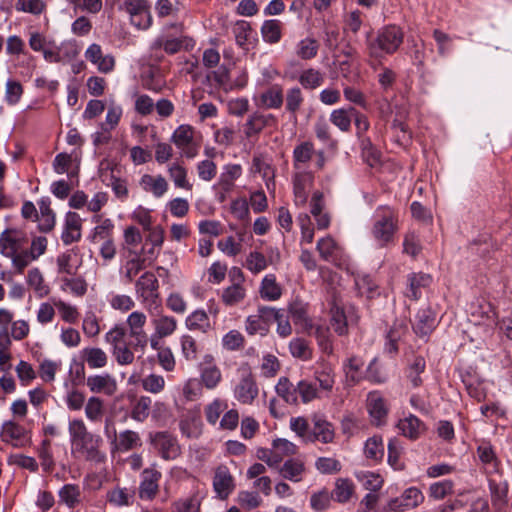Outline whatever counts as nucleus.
<instances>
[{
	"instance_id": "nucleus-55",
	"label": "nucleus",
	"mask_w": 512,
	"mask_h": 512,
	"mask_svg": "<svg viewBox=\"0 0 512 512\" xmlns=\"http://www.w3.org/2000/svg\"><path fill=\"white\" fill-rule=\"evenodd\" d=\"M431 276L425 273H415L409 277L408 297L416 300L420 296V289L431 283Z\"/></svg>"
},
{
	"instance_id": "nucleus-54",
	"label": "nucleus",
	"mask_w": 512,
	"mask_h": 512,
	"mask_svg": "<svg viewBox=\"0 0 512 512\" xmlns=\"http://www.w3.org/2000/svg\"><path fill=\"white\" fill-rule=\"evenodd\" d=\"M261 34L264 41L274 44L281 39V22L276 19L266 20L262 24Z\"/></svg>"
},
{
	"instance_id": "nucleus-17",
	"label": "nucleus",
	"mask_w": 512,
	"mask_h": 512,
	"mask_svg": "<svg viewBox=\"0 0 512 512\" xmlns=\"http://www.w3.org/2000/svg\"><path fill=\"white\" fill-rule=\"evenodd\" d=\"M213 488L217 497L221 500L227 499L233 492L235 488L234 478L226 466L221 465L215 469Z\"/></svg>"
},
{
	"instance_id": "nucleus-24",
	"label": "nucleus",
	"mask_w": 512,
	"mask_h": 512,
	"mask_svg": "<svg viewBox=\"0 0 512 512\" xmlns=\"http://www.w3.org/2000/svg\"><path fill=\"white\" fill-rule=\"evenodd\" d=\"M142 242V235L135 226H128L123 233L122 255H139L144 253V249L138 250Z\"/></svg>"
},
{
	"instance_id": "nucleus-2",
	"label": "nucleus",
	"mask_w": 512,
	"mask_h": 512,
	"mask_svg": "<svg viewBox=\"0 0 512 512\" xmlns=\"http://www.w3.org/2000/svg\"><path fill=\"white\" fill-rule=\"evenodd\" d=\"M68 432L71 442V452L77 458L96 464L103 463L106 454L101 450V436L91 433L82 419L69 421Z\"/></svg>"
},
{
	"instance_id": "nucleus-34",
	"label": "nucleus",
	"mask_w": 512,
	"mask_h": 512,
	"mask_svg": "<svg viewBox=\"0 0 512 512\" xmlns=\"http://www.w3.org/2000/svg\"><path fill=\"white\" fill-rule=\"evenodd\" d=\"M142 445L139 433L133 430H124L119 433L112 451L128 452Z\"/></svg>"
},
{
	"instance_id": "nucleus-32",
	"label": "nucleus",
	"mask_w": 512,
	"mask_h": 512,
	"mask_svg": "<svg viewBox=\"0 0 512 512\" xmlns=\"http://www.w3.org/2000/svg\"><path fill=\"white\" fill-rule=\"evenodd\" d=\"M151 324L156 335L165 338L174 334L178 326L177 320L174 317L163 313L156 314L152 318Z\"/></svg>"
},
{
	"instance_id": "nucleus-28",
	"label": "nucleus",
	"mask_w": 512,
	"mask_h": 512,
	"mask_svg": "<svg viewBox=\"0 0 512 512\" xmlns=\"http://www.w3.org/2000/svg\"><path fill=\"white\" fill-rule=\"evenodd\" d=\"M139 185L145 192L153 194L156 198L162 197L168 190V182L162 175L144 174L140 178Z\"/></svg>"
},
{
	"instance_id": "nucleus-8",
	"label": "nucleus",
	"mask_w": 512,
	"mask_h": 512,
	"mask_svg": "<svg viewBox=\"0 0 512 512\" xmlns=\"http://www.w3.org/2000/svg\"><path fill=\"white\" fill-rule=\"evenodd\" d=\"M135 294L145 307L159 300V281L152 271H145L134 283Z\"/></svg>"
},
{
	"instance_id": "nucleus-44",
	"label": "nucleus",
	"mask_w": 512,
	"mask_h": 512,
	"mask_svg": "<svg viewBox=\"0 0 512 512\" xmlns=\"http://www.w3.org/2000/svg\"><path fill=\"white\" fill-rule=\"evenodd\" d=\"M353 107L335 109L330 114L331 123L342 132H348L353 119Z\"/></svg>"
},
{
	"instance_id": "nucleus-12",
	"label": "nucleus",
	"mask_w": 512,
	"mask_h": 512,
	"mask_svg": "<svg viewBox=\"0 0 512 512\" xmlns=\"http://www.w3.org/2000/svg\"><path fill=\"white\" fill-rule=\"evenodd\" d=\"M1 440L14 448H23L31 443L29 432L14 421H5L0 431Z\"/></svg>"
},
{
	"instance_id": "nucleus-50",
	"label": "nucleus",
	"mask_w": 512,
	"mask_h": 512,
	"mask_svg": "<svg viewBox=\"0 0 512 512\" xmlns=\"http://www.w3.org/2000/svg\"><path fill=\"white\" fill-rule=\"evenodd\" d=\"M296 390L298 392V399L300 398L304 404L320 398V392L316 384L307 379L300 380L296 384Z\"/></svg>"
},
{
	"instance_id": "nucleus-30",
	"label": "nucleus",
	"mask_w": 512,
	"mask_h": 512,
	"mask_svg": "<svg viewBox=\"0 0 512 512\" xmlns=\"http://www.w3.org/2000/svg\"><path fill=\"white\" fill-rule=\"evenodd\" d=\"M26 283L37 298H44L50 294V287L46 283L43 273L37 267L28 271Z\"/></svg>"
},
{
	"instance_id": "nucleus-20",
	"label": "nucleus",
	"mask_w": 512,
	"mask_h": 512,
	"mask_svg": "<svg viewBox=\"0 0 512 512\" xmlns=\"http://www.w3.org/2000/svg\"><path fill=\"white\" fill-rule=\"evenodd\" d=\"M367 410L375 425L380 426L385 423L388 415V408L385 399L379 392L374 391L368 394Z\"/></svg>"
},
{
	"instance_id": "nucleus-10",
	"label": "nucleus",
	"mask_w": 512,
	"mask_h": 512,
	"mask_svg": "<svg viewBox=\"0 0 512 512\" xmlns=\"http://www.w3.org/2000/svg\"><path fill=\"white\" fill-rule=\"evenodd\" d=\"M424 498L420 489L409 487L400 496L390 499L385 509L387 512H404L415 509L423 503Z\"/></svg>"
},
{
	"instance_id": "nucleus-26",
	"label": "nucleus",
	"mask_w": 512,
	"mask_h": 512,
	"mask_svg": "<svg viewBox=\"0 0 512 512\" xmlns=\"http://www.w3.org/2000/svg\"><path fill=\"white\" fill-rule=\"evenodd\" d=\"M81 238V218L75 212H68L65 217V226L61 239L65 245L80 240Z\"/></svg>"
},
{
	"instance_id": "nucleus-36",
	"label": "nucleus",
	"mask_w": 512,
	"mask_h": 512,
	"mask_svg": "<svg viewBox=\"0 0 512 512\" xmlns=\"http://www.w3.org/2000/svg\"><path fill=\"white\" fill-rule=\"evenodd\" d=\"M426 368V361L422 356H415L408 364L405 375L413 388L420 387L423 384L422 374Z\"/></svg>"
},
{
	"instance_id": "nucleus-16",
	"label": "nucleus",
	"mask_w": 512,
	"mask_h": 512,
	"mask_svg": "<svg viewBox=\"0 0 512 512\" xmlns=\"http://www.w3.org/2000/svg\"><path fill=\"white\" fill-rule=\"evenodd\" d=\"M85 58L94 64L100 73L108 74L115 68V58L111 54L104 55L99 44H91L85 51Z\"/></svg>"
},
{
	"instance_id": "nucleus-57",
	"label": "nucleus",
	"mask_w": 512,
	"mask_h": 512,
	"mask_svg": "<svg viewBox=\"0 0 512 512\" xmlns=\"http://www.w3.org/2000/svg\"><path fill=\"white\" fill-rule=\"evenodd\" d=\"M38 457L41 462L42 469L45 472H51L55 467V461L51 450V440L43 439L37 449Z\"/></svg>"
},
{
	"instance_id": "nucleus-59",
	"label": "nucleus",
	"mask_w": 512,
	"mask_h": 512,
	"mask_svg": "<svg viewBox=\"0 0 512 512\" xmlns=\"http://www.w3.org/2000/svg\"><path fill=\"white\" fill-rule=\"evenodd\" d=\"M353 491V483L348 479L340 478L336 481L335 488L331 495L337 502L345 503L350 499Z\"/></svg>"
},
{
	"instance_id": "nucleus-6",
	"label": "nucleus",
	"mask_w": 512,
	"mask_h": 512,
	"mask_svg": "<svg viewBox=\"0 0 512 512\" xmlns=\"http://www.w3.org/2000/svg\"><path fill=\"white\" fill-rule=\"evenodd\" d=\"M239 372L240 377L234 385L233 396L240 404L252 405L259 395L256 378L249 368H242Z\"/></svg>"
},
{
	"instance_id": "nucleus-58",
	"label": "nucleus",
	"mask_w": 512,
	"mask_h": 512,
	"mask_svg": "<svg viewBox=\"0 0 512 512\" xmlns=\"http://www.w3.org/2000/svg\"><path fill=\"white\" fill-rule=\"evenodd\" d=\"M52 302L58 310L61 319L69 324H74L78 321L79 311L76 306L71 305L63 300L53 299Z\"/></svg>"
},
{
	"instance_id": "nucleus-7",
	"label": "nucleus",
	"mask_w": 512,
	"mask_h": 512,
	"mask_svg": "<svg viewBox=\"0 0 512 512\" xmlns=\"http://www.w3.org/2000/svg\"><path fill=\"white\" fill-rule=\"evenodd\" d=\"M171 142L187 159H193L199 153L200 145L196 141V131L191 125L182 124L178 126L171 136Z\"/></svg>"
},
{
	"instance_id": "nucleus-27",
	"label": "nucleus",
	"mask_w": 512,
	"mask_h": 512,
	"mask_svg": "<svg viewBox=\"0 0 512 512\" xmlns=\"http://www.w3.org/2000/svg\"><path fill=\"white\" fill-rule=\"evenodd\" d=\"M80 358L90 369L104 368L108 363L107 353L100 347L89 346L80 351Z\"/></svg>"
},
{
	"instance_id": "nucleus-19",
	"label": "nucleus",
	"mask_w": 512,
	"mask_h": 512,
	"mask_svg": "<svg viewBox=\"0 0 512 512\" xmlns=\"http://www.w3.org/2000/svg\"><path fill=\"white\" fill-rule=\"evenodd\" d=\"M86 384L91 392L107 396L114 395L118 388L116 379L108 373L89 376Z\"/></svg>"
},
{
	"instance_id": "nucleus-61",
	"label": "nucleus",
	"mask_w": 512,
	"mask_h": 512,
	"mask_svg": "<svg viewBox=\"0 0 512 512\" xmlns=\"http://www.w3.org/2000/svg\"><path fill=\"white\" fill-rule=\"evenodd\" d=\"M85 415L92 422H98L104 415V401L96 396L88 399L85 405Z\"/></svg>"
},
{
	"instance_id": "nucleus-63",
	"label": "nucleus",
	"mask_w": 512,
	"mask_h": 512,
	"mask_svg": "<svg viewBox=\"0 0 512 512\" xmlns=\"http://www.w3.org/2000/svg\"><path fill=\"white\" fill-rule=\"evenodd\" d=\"M166 382L162 375L151 373L141 379L143 390L152 394H159L165 388Z\"/></svg>"
},
{
	"instance_id": "nucleus-1",
	"label": "nucleus",
	"mask_w": 512,
	"mask_h": 512,
	"mask_svg": "<svg viewBox=\"0 0 512 512\" xmlns=\"http://www.w3.org/2000/svg\"><path fill=\"white\" fill-rule=\"evenodd\" d=\"M48 240L44 236L29 235L17 227H7L0 233V254L10 259L19 274L47 250Z\"/></svg>"
},
{
	"instance_id": "nucleus-64",
	"label": "nucleus",
	"mask_w": 512,
	"mask_h": 512,
	"mask_svg": "<svg viewBox=\"0 0 512 512\" xmlns=\"http://www.w3.org/2000/svg\"><path fill=\"white\" fill-rule=\"evenodd\" d=\"M286 110L296 117V113L300 110L304 96L299 87H292L286 92Z\"/></svg>"
},
{
	"instance_id": "nucleus-15",
	"label": "nucleus",
	"mask_w": 512,
	"mask_h": 512,
	"mask_svg": "<svg viewBox=\"0 0 512 512\" xmlns=\"http://www.w3.org/2000/svg\"><path fill=\"white\" fill-rule=\"evenodd\" d=\"M314 176L311 172L305 170H297L293 177L294 202L298 207L306 204L308 199V190L312 186Z\"/></svg>"
},
{
	"instance_id": "nucleus-29",
	"label": "nucleus",
	"mask_w": 512,
	"mask_h": 512,
	"mask_svg": "<svg viewBox=\"0 0 512 512\" xmlns=\"http://www.w3.org/2000/svg\"><path fill=\"white\" fill-rule=\"evenodd\" d=\"M314 378L322 391L331 392L336 382L334 366L327 362H321L314 372Z\"/></svg>"
},
{
	"instance_id": "nucleus-37",
	"label": "nucleus",
	"mask_w": 512,
	"mask_h": 512,
	"mask_svg": "<svg viewBox=\"0 0 512 512\" xmlns=\"http://www.w3.org/2000/svg\"><path fill=\"white\" fill-rule=\"evenodd\" d=\"M200 381L206 389H215L222 381L221 370L212 362L205 364L200 370Z\"/></svg>"
},
{
	"instance_id": "nucleus-56",
	"label": "nucleus",
	"mask_w": 512,
	"mask_h": 512,
	"mask_svg": "<svg viewBox=\"0 0 512 512\" xmlns=\"http://www.w3.org/2000/svg\"><path fill=\"white\" fill-rule=\"evenodd\" d=\"M357 480L366 490L378 491L383 485V479L379 474L370 471H358L355 473Z\"/></svg>"
},
{
	"instance_id": "nucleus-39",
	"label": "nucleus",
	"mask_w": 512,
	"mask_h": 512,
	"mask_svg": "<svg viewBox=\"0 0 512 512\" xmlns=\"http://www.w3.org/2000/svg\"><path fill=\"white\" fill-rule=\"evenodd\" d=\"M408 326L404 319L396 320L387 332L386 350L389 353H396L398 351V341L407 333Z\"/></svg>"
},
{
	"instance_id": "nucleus-31",
	"label": "nucleus",
	"mask_w": 512,
	"mask_h": 512,
	"mask_svg": "<svg viewBox=\"0 0 512 512\" xmlns=\"http://www.w3.org/2000/svg\"><path fill=\"white\" fill-rule=\"evenodd\" d=\"M122 266V273L126 282L131 283L136 275L147 266V258L143 254L126 255Z\"/></svg>"
},
{
	"instance_id": "nucleus-53",
	"label": "nucleus",
	"mask_w": 512,
	"mask_h": 512,
	"mask_svg": "<svg viewBox=\"0 0 512 512\" xmlns=\"http://www.w3.org/2000/svg\"><path fill=\"white\" fill-rule=\"evenodd\" d=\"M260 311L262 313H269L270 319L273 318L277 322V333L281 337H287L292 333L290 322L285 318L281 310L263 307L260 308Z\"/></svg>"
},
{
	"instance_id": "nucleus-62",
	"label": "nucleus",
	"mask_w": 512,
	"mask_h": 512,
	"mask_svg": "<svg viewBox=\"0 0 512 512\" xmlns=\"http://www.w3.org/2000/svg\"><path fill=\"white\" fill-rule=\"evenodd\" d=\"M134 492L127 488L116 487L108 492V501L115 506H128L131 504Z\"/></svg>"
},
{
	"instance_id": "nucleus-33",
	"label": "nucleus",
	"mask_w": 512,
	"mask_h": 512,
	"mask_svg": "<svg viewBox=\"0 0 512 512\" xmlns=\"http://www.w3.org/2000/svg\"><path fill=\"white\" fill-rule=\"evenodd\" d=\"M283 88L275 84L265 90L259 97V105L266 109H279L283 104Z\"/></svg>"
},
{
	"instance_id": "nucleus-49",
	"label": "nucleus",
	"mask_w": 512,
	"mask_h": 512,
	"mask_svg": "<svg viewBox=\"0 0 512 512\" xmlns=\"http://www.w3.org/2000/svg\"><path fill=\"white\" fill-rule=\"evenodd\" d=\"M274 449V458L277 460V467L285 457H291L297 454L298 447L287 439L278 438L272 442Z\"/></svg>"
},
{
	"instance_id": "nucleus-4",
	"label": "nucleus",
	"mask_w": 512,
	"mask_h": 512,
	"mask_svg": "<svg viewBox=\"0 0 512 512\" xmlns=\"http://www.w3.org/2000/svg\"><path fill=\"white\" fill-rule=\"evenodd\" d=\"M403 42V32L395 25L382 28L376 38L368 43L369 55L379 59L384 55L393 54Z\"/></svg>"
},
{
	"instance_id": "nucleus-46",
	"label": "nucleus",
	"mask_w": 512,
	"mask_h": 512,
	"mask_svg": "<svg viewBox=\"0 0 512 512\" xmlns=\"http://www.w3.org/2000/svg\"><path fill=\"white\" fill-rule=\"evenodd\" d=\"M282 290L280 285L276 282V277L273 274L266 275L261 283L260 295L263 299L269 301L278 300L281 297Z\"/></svg>"
},
{
	"instance_id": "nucleus-38",
	"label": "nucleus",
	"mask_w": 512,
	"mask_h": 512,
	"mask_svg": "<svg viewBox=\"0 0 512 512\" xmlns=\"http://www.w3.org/2000/svg\"><path fill=\"white\" fill-rule=\"evenodd\" d=\"M398 428L405 437L415 440L424 432L425 425L416 416L409 415L398 422Z\"/></svg>"
},
{
	"instance_id": "nucleus-45",
	"label": "nucleus",
	"mask_w": 512,
	"mask_h": 512,
	"mask_svg": "<svg viewBox=\"0 0 512 512\" xmlns=\"http://www.w3.org/2000/svg\"><path fill=\"white\" fill-rule=\"evenodd\" d=\"M168 175L177 188L192 190L193 186L187 179V169L179 162L168 166Z\"/></svg>"
},
{
	"instance_id": "nucleus-3",
	"label": "nucleus",
	"mask_w": 512,
	"mask_h": 512,
	"mask_svg": "<svg viewBox=\"0 0 512 512\" xmlns=\"http://www.w3.org/2000/svg\"><path fill=\"white\" fill-rule=\"evenodd\" d=\"M399 214L389 206H380L376 210V220L372 227V235L380 246H386L393 241L398 231Z\"/></svg>"
},
{
	"instance_id": "nucleus-11",
	"label": "nucleus",
	"mask_w": 512,
	"mask_h": 512,
	"mask_svg": "<svg viewBox=\"0 0 512 512\" xmlns=\"http://www.w3.org/2000/svg\"><path fill=\"white\" fill-rule=\"evenodd\" d=\"M147 322V316L142 311L131 312L127 319L129 336L133 339V348L144 350L148 344V335L144 330Z\"/></svg>"
},
{
	"instance_id": "nucleus-13",
	"label": "nucleus",
	"mask_w": 512,
	"mask_h": 512,
	"mask_svg": "<svg viewBox=\"0 0 512 512\" xmlns=\"http://www.w3.org/2000/svg\"><path fill=\"white\" fill-rule=\"evenodd\" d=\"M151 443L165 460H174L180 455L181 450L177 439L168 432L155 433Z\"/></svg>"
},
{
	"instance_id": "nucleus-51",
	"label": "nucleus",
	"mask_w": 512,
	"mask_h": 512,
	"mask_svg": "<svg viewBox=\"0 0 512 512\" xmlns=\"http://www.w3.org/2000/svg\"><path fill=\"white\" fill-rule=\"evenodd\" d=\"M189 330L206 332L210 328L209 317L204 310H195L185 320Z\"/></svg>"
},
{
	"instance_id": "nucleus-42",
	"label": "nucleus",
	"mask_w": 512,
	"mask_h": 512,
	"mask_svg": "<svg viewBox=\"0 0 512 512\" xmlns=\"http://www.w3.org/2000/svg\"><path fill=\"white\" fill-rule=\"evenodd\" d=\"M246 297V289L239 281L232 283L226 287L221 294V300L227 306L239 304Z\"/></svg>"
},
{
	"instance_id": "nucleus-5",
	"label": "nucleus",
	"mask_w": 512,
	"mask_h": 512,
	"mask_svg": "<svg viewBox=\"0 0 512 512\" xmlns=\"http://www.w3.org/2000/svg\"><path fill=\"white\" fill-rule=\"evenodd\" d=\"M193 46V40L186 36L175 38L167 35H159L150 44V59L156 62H160L164 58L162 50H164V52L167 54L173 55L178 53L183 47L189 49Z\"/></svg>"
},
{
	"instance_id": "nucleus-23",
	"label": "nucleus",
	"mask_w": 512,
	"mask_h": 512,
	"mask_svg": "<svg viewBox=\"0 0 512 512\" xmlns=\"http://www.w3.org/2000/svg\"><path fill=\"white\" fill-rule=\"evenodd\" d=\"M316 249L324 261L331 263H336L341 258L343 252L340 245L331 236L319 239Z\"/></svg>"
},
{
	"instance_id": "nucleus-48",
	"label": "nucleus",
	"mask_w": 512,
	"mask_h": 512,
	"mask_svg": "<svg viewBox=\"0 0 512 512\" xmlns=\"http://www.w3.org/2000/svg\"><path fill=\"white\" fill-rule=\"evenodd\" d=\"M60 502L73 509L81 502V491L76 484H66L58 492Z\"/></svg>"
},
{
	"instance_id": "nucleus-40",
	"label": "nucleus",
	"mask_w": 512,
	"mask_h": 512,
	"mask_svg": "<svg viewBox=\"0 0 512 512\" xmlns=\"http://www.w3.org/2000/svg\"><path fill=\"white\" fill-rule=\"evenodd\" d=\"M315 154L314 145L312 142L305 141L298 144L293 150V166L296 170H303Z\"/></svg>"
},
{
	"instance_id": "nucleus-43",
	"label": "nucleus",
	"mask_w": 512,
	"mask_h": 512,
	"mask_svg": "<svg viewBox=\"0 0 512 512\" xmlns=\"http://www.w3.org/2000/svg\"><path fill=\"white\" fill-rule=\"evenodd\" d=\"M276 393L286 403L290 405L298 404V392L294 385L287 377H281L275 386Z\"/></svg>"
},
{
	"instance_id": "nucleus-52",
	"label": "nucleus",
	"mask_w": 512,
	"mask_h": 512,
	"mask_svg": "<svg viewBox=\"0 0 512 512\" xmlns=\"http://www.w3.org/2000/svg\"><path fill=\"white\" fill-rule=\"evenodd\" d=\"M227 407L228 404L226 400L215 398L205 406L204 414L207 422L211 425H216L221 414L227 409Z\"/></svg>"
},
{
	"instance_id": "nucleus-47",
	"label": "nucleus",
	"mask_w": 512,
	"mask_h": 512,
	"mask_svg": "<svg viewBox=\"0 0 512 512\" xmlns=\"http://www.w3.org/2000/svg\"><path fill=\"white\" fill-rule=\"evenodd\" d=\"M270 319L269 313H262L250 315L246 319V331L250 335L261 334L264 335L268 331L267 321Z\"/></svg>"
},
{
	"instance_id": "nucleus-60",
	"label": "nucleus",
	"mask_w": 512,
	"mask_h": 512,
	"mask_svg": "<svg viewBox=\"0 0 512 512\" xmlns=\"http://www.w3.org/2000/svg\"><path fill=\"white\" fill-rule=\"evenodd\" d=\"M324 81L322 73L316 69L310 68L304 70L299 76V83L305 89H316L321 86Z\"/></svg>"
},
{
	"instance_id": "nucleus-22",
	"label": "nucleus",
	"mask_w": 512,
	"mask_h": 512,
	"mask_svg": "<svg viewBox=\"0 0 512 512\" xmlns=\"http://www.w3.org/2000/svg\"><path fill=\"white\" fill-rule=\"evenodd\" d=\"M204 495L199 490L175 500L171 504V512H200Z\"/></svg>"
},
{
	"instance_id": "nucleus-41",
	"label": "nucleus",
	"mask_w": 512,
	"mask_h": 512,
	"mask_svg": "<svg viewBox=\"0 0 512 512\" xmlns=\"http://www.w3.org/2000/svg\"><path fill=\"white\" fill-rule=\"evenodd\" d=\"M363 366V360L357 356H351L344 363L343 370L349 385H355L360 382L362 379L361 371Z\"/></svg>"
},
{
	"instance_id": "nucleus-25",
	"label": "nucleus",
	"mask_w": 512,
	"mask_h": 512,
	"mask_svg": "<svg viewBox=\"0 0 512 512\" xmlns=\"http://www.w3.org/2000/svg\"><path fill=\"white\" fill-rule=\"evenodd\" d=\"M280 475L292 482H301L306 474V466L299 458H290L279 469Z\"/></svg>"
},
{
	"instance_id": "nucleus-9",
	"label": "nucleus",
	"mask_w": 512,
	"mask_h": 512,
	"mask_svg": "<svg viewBox=\"0 0 512 512\" xmlns=\"http://www.w3.org/2000/svg\"><path fill=\"white\" fill-rule=\"evenodd\" d=\"M123 9L129 14L130 23L139 30H147L152 25L148 0H125Z\"/></svg>"
},
{
	"instance_id": "nucleus-14",
	"label": "nucleus",
	"mask_w": 512,
	"mask_h": 512,
	"mask_svg": "<svg viewBox=\"0 0 512 512\" xmlns=\"http://www.w3.org/2000/svg\"><path fill=\"white\" fill-rule=\"evenodd\" d=\"M313 429L308 436L309 442L320 441L324 444L333 442L335 438V429L326 417L322 414H313L311 418Z\"/></svg>"
},
{
	"instance_id": "nucleus-21",
	"label": "nucleus",
	"mask_w": 512,
	"mask_h": 512,
	"mask_svg": "<svg viewBox=\"0 0 512 512\" xmlns=\"http://www.w3.org/2000/svg\"><path fill=\"white\" fill-rule=\"evenodd\" d=\"M289 314L293 323L303 331L313 329L312 322L308 316V304L299 298H295L289 305Z\"/></svg>"
},
{
	"instance_id": "nucleus-35",
	"label": "nucleus",
	"mask_w": 512,
	"mask_h": 512,
	"mask_svg": "<svg viewBox=\"0 0 512 512\" xmlns=\"http://www.w3.org/2000/svg\"><path fill=\"white\" fill-rule=\"evenodd\" d=\"M436 326L435 313L430 308L419 310L416 315L414 330L421 336L429 334Z\"/></svg>"
},
{
	"instance_id": "nucleus-18",
	"label": "nucleus",
	"mask_w": 512,
	"mask_h": 512,
	"mask_svg": "<svg viewBox=\"0 0 512 512\" xmlns=\"http://www.w3.org/2000/svg\"><path fill=\"white\" fill-rule=\"evenodd\" d=\"M139 486V497L143 500H152L159 491L161 473L155 468H146L142 472Z\"/></svg>"
}]
</instances>
